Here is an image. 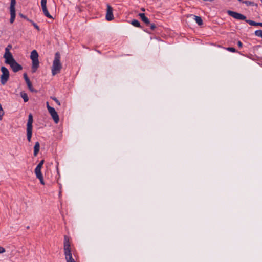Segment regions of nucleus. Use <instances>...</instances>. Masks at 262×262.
Masks as SVG:
<instances>
[{"label":"nucleus","mask_w":262,"mask_h":262,"mask_svg":"<svg viewBox=\"0 0 262 262\" xmlns=\"http://www.w3.org/2000/svg\"><path fill=\"white\" fill-rule=\"evenodd\" d=\"M260 2H261V4L260 5H262V0H260Z\"/></svg>","instance_id":"40"},{"label":"nucleus","mask_w":262,"mask_h":262,"mask_svg":"<svg viewBox=\"0 0 262 262\" xmlns=\"http://www.w3.org/2000/svg\"><path fill=\"white\" fill-rule=\"evenodd\" d=\"M47 0H41V6L42 7V11L44 15L49 18H53L52 16L50 14L49 12L48 11L47 8Z\"/></svg>","instance_id":"6"},{"label":"nucleus","mask_w":262,"mask_h":262,"mask_svg":"<svg viewBox=\"0 0 262 262\" xmlns=\"http://www.w3.org/2000/svg\"><path fill=\"white\" fill-rule=\"evenodd\" d=\"M36 178L39 180L41 184L44 185L45 183H44L43 176H39Z\"/></svg>","instance_id":"26"},{"label":"nucleus","mask_w":262,"mask_h":262,"mask_svg":"<svg viewBox=\"0 0 262 262\" xmlns=\"http://www.w3.org/2000/svg\"><path fill=\"white\" fill-rule=\"evenodd\" d=\"M46 104H47V108L48 111H49V108H53L52 107H51L49 105L48 102H47Z\"/></svg>","instance_id":"33"},{"label":"nucleus","mask_w":262,"mask_h":262,"mask_svg":"<svg viewBox=\"0 0 262 262\" xmlns=\"http://www.w3.org/2000/svg\"><path fill=\"white\" fill-rule=\"evenodd\" d=\"M12 46L11 45L9 44L7 46L6 48H8L9 50L11 49L12 48Z\"/></svg>","instance_id":"35"},{"label":"nucleus","mask_w":262,"mask_h":262,"mask_svg":"<svg viewBox=\"0 0 262 262\" xmlns=\"http://www.w3.org/2000/svg\"><path fill=\"white\" fill-rule=\"evenodd\" d=\"M27 84V86H28V89H29V90L32 92H37V90H35L33 86H32V83L30 81V80H28L26 82Z\"/></svg>","instance_id":"17"},{"label":"nucleus","mask_w":262,"mask_h":262,"mask_svg":"<svg viewBox=\"0 0 262 262\" xmlns=\"http://www.w3.org/2000/svg\"><path fill=\"white\" fill-rule=\"evenodd\" d=\"M242 3L245 4L247 6H255L256 7L258 6V5L256 3H255L253 2L249 1H242Z\"/></svg>","instance_id":"18"},{"label":"nucleus","mask_w":262,"mask_h":262,"mask_svg":"<svg viewBox=\"0 0 262 262\" xmlns=\"http://www.w3.org/2000/svg\"><path fill=\"white\" fill-rule=\"evenodd\" d=\"M30 58L32 60V72L35 73L39 67L38 54L36 50H34L31 53Z\"/></svg>","instance_id":"2"},{"label":"nucleus","mask_w":262,"mask_h":262,"mask_svg":"<svg viewBox=\"0 0 262 262\" xmlns=\"http://www.w3.org/2000/svg\"><path fill=\"white\" fill-rule=\"evenodd\" d=\"M40 144L39 142H36L34 147V156H36L39 151Z\"/></svg>","instance_id":"12"},{"label":"nucleus","mask_w":262,"mask_h":262,"mask_svg":"<svg viewBox=\"0 0 262 262\" xmlns=\"http://www.w3.org/2000/svg\"><path fill=\"white\" fill-rule=\"evenodd\" d=\"M33 116L31 114H30L28 116V120L27 124V129H32V123H33Z\"/></svg>","instance_id":"10"},{"label":"nucleus","mask_w":262,"mask_h":262,"mask_svg":"<svg viewBox=\"0 0 262 262\" xmlns=\"http://www.w3.org/2000/svg\"><path fill=\"white\" fill-rule=\"evenodd\" d=\"M113 11V8L110 5L107 4L106 14V19L107 20L111 21L114 19Z\"/></svg>","instance_id":"7"},{"label":"nucleus","mask_w":262,"mask_h":262,"mask_svg":"<svg viewBox=\"0 0 262 262\" xmlns=\"http://www.w3.org/2000/svg\"><path fill=\"white\" fill-rule=\"evenodd\" d=\"M148 26L150 27V28L151 30H154L156 28V26H155V25L154 24L150 23V25Z\"/></svg>","instance_id":"29"},{"label":"nucleus","mask_w":262,"mask_h":262,"mask_svg":"<svg viewBox=\"0 0 262 262\" xmlns=\"http://www.w3.org/2000/svg\"><path fill=\"white\" fill-rule=\"evenodd\" d=\"M254 34L256 36L260 37L262 38V30H258L255 31Z\"/></svg>","instance_id":"23"},{"label":"nucleus","mask_w":262,"mask_h":262,"mask_svg":"<svg viewBox=\"0 0 262 262\" xmlns=\"http://www.w3.org/2000/svg\"><path fill=\"white\" fill-rule=\"evenodd\" d=\"M5 251V249L3 247L0 246V253H4Z\"/></svg>","instance_id":"31"},{"label":"nucleus","mask_w":262,"mask_h":262,"mask_svg":"<svg viewBox=\"0 0 262 262\" xmlns=\"http://www.w3.org/2000/svg\"><path fill=\"white\" fill-rule=\"evenodd\" d=\"M3 57L5 59V61H7V60H9L13 58L12 53L10 52V50H9L8 48H5V53L3 56Z\"/></svg>","instance_id":"9"},{"label":"nucleus","mask_w":262,"mask_h":262,"mask_svg":"<svg viewBox=\"0 0 262 262\" xmlns=\"http://www.w3.org/2000/svg\"><path fill=\"white\" fill-rule=\"evenodd\" d=\"M10 23L11 24H13L15 20V17H16V12L13 11H10Z\"/></svg>","instance_id":"15"},{"label":"nucleus","mask_w":262,"mask_h":262,"mask_svg":"<svg viewBox=\"0 0 262 262\" xmlns=\"http://www.w3.org/2000/svg\"><path fill=\"white\" fill-rule=\"evenodd\" d=\"M139 16L146 26H149L150 25V22L149 19L145 16L144 13H139Z\"/></svg>","instance_id":"11"},{"label":"nucleus","mask_w":262,"mask_h":262,"mask_svg":"<svg viewBox=\"0 0 262 262\" xmlns=\"http://www.w3.org/2000/svg\"><path fill=\"white\" fill-rule=\"evenodd\" d=\"M26 19L28 21H30V20H30L29 19L27 18V17H26Z\"/></svg>","instance_id":"36"},{"label":"nucleus","mask_w":262,"mask_h":262,"mask_svg":"<svg viewBox=\"0 0 262 262\" xmlns=\"http://www.w3.org/2000/svg\"><path fill=\"white\" fill-rule=\"evenodd\" d=\"M19 16H20L21 17L24 18H25V19H26V16H25V15H23V14H21V13H20V14H19Z\"/></svg>","instance_id":"34"},{"label":"nucleus","mask_w":262,"mask_h":262,"mask_svg":"<svg viewBox=\"0 0 262 262\" xmlns=\"http://www.w3.org/2000/svg\"><path fill=\"white\" fill-rule=\"evenodd\" d=\"M52 100H53L58 105H60V102L59 100L55 97H51Z\"/></svg>","instance_id":"27"},{"label":"nucleus","mask_w":262,"mask_h":262,"mask_svg":"<svg viewBox=\"0 0 262 262\" xmlns=\"http://www.w3.org/2000/svg\"><path fill=\"white\" fill-rule=\"evenodd\" d=\"M30 22L32 23V25L35 28H36L38 31L40 30L39 26L36 23H35L32 20H30Z\"/></svg>","instance_id":"24"},{"label":"nucleus","mask_w":262,"mask_h":262,"mask_svg":"<svg viewBox=\"0 0 262 262\" xmlns=\"http://www.w3.org/2000/svg\"><path fill=\"white\" fill-rule=\"evenodd\" d=\"M41 168L38 166H36V167L35 168L34 172L35 173L36 177L42 176L41 171Z\"/></svg>","instance_id":"20"},{"label":"nucleus","mask_w":262,"mask_h":262,"mask_svg":"<svg viewBox=\"0 0 262 262\" xmlns=\"http://www.w3.org/2000/svg\"><path fill=\"white\" fill-rule=\"evenodd\" d=\"M20 96L24 99V101L25 102H27L28 101L29 99H28V95H27V93H26L25 92H20Z\"/></svg>","instance_id":"22"},{"label":"nucleus","mask_w":262,"mask_h":262,"mask_svg":"<svg viewBox=\"0 0 262 262\" xmlns=\"http://www.w3.org/2000/svg\"><path fill=\"white\" fill-rule=\"evenodd\" d=\"M23 76H24V79H25L26 82L28 80H30L29 78H28V76H27V73H24L23 74Z\"/></svg>","instance_id":"30"},{"label":"nucleus","mask_w":262,"mask_h":262,"mask_svg":"<svg viewBox=\"0 0 262 262\" xmlns=\"http://www.w3.org/2000/svg\"><path fill=\"white\" fill-rule=\"evenodd\" d=\"M49 112L56 123L59 121V116L54 108H49Z\"/></svg>","instance_id":"8"},{"label":"nucleus","mask_w":262,"mask_h":262,"mask_svg":"<svg viewBox=\"0 0 262 262\" xmlns=\"http://www.w3.org/2000/svg\"><path fill=\"white\" fill-rule=\"evenodd\" d=\"M142 11H144V8H142Z\"/></svg>","instance_id":"41"},{"label":"nucleus","mask_w":262,"mask_h":262,"mask_svg":"<svg viewBox=\"0 0 262 262\" xmlns=\"http://www.w3.org/2000/svg\"><path fill=\"white\" fill-rule=\"evenodd\" d=\"M5 63L9 64L12 71L16 73L17 72L23 69V67L18 64L16 61L14 59V58H12L9 60H7V61H5Z\"/></svg>","instance_id":"3"},{"label":"nucleus","mask_w":262,"mask_h":262,"mask_svg":"<svg viewBox=\"0 0 262 262\" xmlns=\"http://www.w3.org/2000/svg\"><path fill=\"white\" fill-rule=\"evenodd\" d=\"M62 69V64L60 62V54L57 52L55 54L54 59L53 60L52 67V74L53 76L59 73Z\"/></svg>","instance_id":"1"},{"label":"nucleus","mask_w":262,"mask_h":262,"mask_svg":"<svg viewBox=\"0 0 262 262\" xmlns=\"http://www.w3.org/2000/svg\"><path fill=\"white\" fill-rule=\"evenodd\" d=\"M30 228V227L29 226H27V229H29Z\"/></svg>","instance_id":"38"},{"label":"nucleus","mask_w":262,"mask_h":262,"mask_svg":"<svg viewBox=\"0 0 262 262\" xmlns=\"http://www.w3.org/2000/svg\"><path fill=\"white\" fill-rule=\"evenodd\" d=\"M44 162H45L44 160H41L40 161V162L39 163V164L37 165V166H38V167H39L41 168L42 167V165H43V164L44 163Z\"/></svg>","instance_id":"28"},{"label":"nucleus","mask_w":262,"mask_h":262,"mask_svg":"<svg viewBox=\"0 0 262 262\" xmlns=\"http://www.w3.org/2000/svg\"><path fill=\"white\" fill-rule=\"evenodd\" d=\"M227 50L230 51L231 52H234V53L237 52L236 50L234 48H233V47H228L227 48Z\"/></svg>","instance_id":"25"},{"label":"nucleus","mask_w":262,"mask_h":262,"mask_svg":"<svg viewBox=\"0 0 262 262\" xmlns=\"http://www.w3.org/2000/svg\"><path fill=\"white\" fill-rule=\"evenodd\" d=\"M228 13L230 16L237 20H244L245 21L247 20L245 15L238 12L229 10Z\"/></svg>","instance_id":"5"},{"label":"nucleus","mask_w":262,"mask_h":262,"mask_svg":"<svg viewBox=\"0 0 262 262\" xmlns=\"http://www.w3.org/2000/svg\"><path fill=\"white\" fill-rule=\"evenodd\" d=\"M193 17H194V19L195 20L196 23L200 26L202 25L203 24V20L201 18L200 16H198L196 15H193Z\"/></svg>","instance_id":"14"},{"label":"nucleus","mask_w":262,"mask_h":262,"mask_svg":"<svg viewBox=\"0 0 262 262\" xmlns=\"http://www.w3.org/2000/svg\"><path fill=\"white\" fill-rule=\"evenodd\" d=\"M97 52L99 53H100V52L99 51H97Z\"/></svg>","instance_id":"42"},{"label":"nucleus","mask_w":262,"mask_h":262,"mask_svg":"<svg viewBox=\"0 0 262 262\" xmlns=\"http://www.w3.org/2000/svg\"><path fill=\"white\" fill-rule=\"evenodd\" d=\"M130 24L133 26H134V27H138V28H142V26L140 25V22L138 20L133 19V20H132L131 21Z\"/></svg>","instance_id":"16"},{"label":"nucleus","mask_w":262,"mask_h":262,"mask_svg":"<svg viewBox=\"0 0 262 262\" xmlns=\"http://www.w3.org/2000/svg\"><path fill=\"white\" fill-rule=\"evenodd\" d=\"M1 70L2 73L1 76V83L2 84L4 85L9 80L10 74L9 70L5 67H2Z\"/></svg>","instance_id":"4"},{"label":"nucleus","mask_w":262,"mask_h":262,"mask_svg":"<svg viewBox=\"0 0 262 262\" xmlns=\"http://www.w3.org/2000/svg\"><path fill=\"white\" fill-rule=\"evenodd\" d=\"M246 22L251 26H260L262 27V23H257L251 20H246Z\"/></svg>","instance_id":"13"},{"label":"nucleus","mask_w":262,"mask_h":262,"mask_svg":"<svg viewBox=\"0 0 262 262\" xmlns=\"http://www.w3.org/2000/svg\"><path fill=\"white\" fill-rule=\"evenodd\" d=\"M32 135V129H27V140L29 142H31Z\"/></svg>","instance_id":"19"},{"label":"nucleus","mask_w":262,"mask_h":262,"mask_svg":"<svg viewBox=\"0 0 262 262\" xmlns=\"http://www.w3.org/2000/svg\"><path fill=\"white\" fill-rule=\"evenodd\" d=\"M61 191H60V192H59V195H61Z\"/></svg>","instance_id":"39"},{"label":"nucleus","mask_w":262,"mask_h":262,"mask_svg":"<svg viewBox=\"0 0 262 262\" xmlns=\"http://www.w3.org/2000/svg\"><path fill=\"white\" fill-rule=\"evenodd\" d=\"M16 0H11L10 11H15Z\"/></svg>","instance_id":"21"},{"label":"nucleus","mask_w":262,"mask_h":262,"mask_svg":"<svg viewBox=\"0 0 262 262\" xmlns=\"http://www.w3.org/2000/svg\"><path fill=\"white\" fill-rule=\"evenodd\" d=\"M237 45L239 48H241L243 46V43L241 41H238L237 42Z\"/></svg>","instance_id":"32"},{"label":"nucleus","mask_w":262,"mask_h":262,"mask_svg":"<svg viewBox=\"0 0 262 262\" xmlns=\"http://www.w3.org/2000/svg\"><path fill=\"white\" fill-rule=\"evenodd\" d=\"M237 1L240 2H241V3H242V1H243V0H237Z\"/></svg>","instance_id":"37"}]
</instances>
